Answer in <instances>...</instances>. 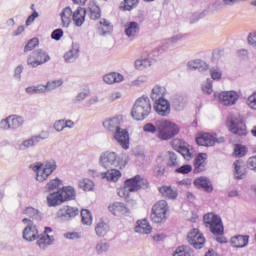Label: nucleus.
Masks as SVG:
<instances>
[{
    "label": "nucleus",
    "instance_id": "1",
    "mask_svg": "<svg viewBox=\"0 0 256 256\" xmlns=\"http://www.w3.org/2000/svg\"><path fill=\"white\" fill-rule=\"evenodd\" d=\"M143 131L144 133H151V135L157 133L158 139L169 141V139H173L175 135L179 134V126L168 120H158L155 125L153 123H146L143 126Z\"/></svg>",
    "mask_w": 256,
    "mask_h": 256
},
{
    "label": "nucleus",
    "instance_id": "2",
    "mask_svg": "<svg viewBox=\"0 0 256 256\" xmlns=\"http://www.w3.org/2000/svg\"><path fill=\"white\" fill-rule=\"evenodd\" d=\"M122 119L119 116L109 118L103 122V127L113 133V138L121 147L129 149V132L121 129Z\"/></svg>",
    "mask_w": 256,
    "mask_h": 256
},
{
    "label": "nucleus",
    "instance_id": "3",
    "mask_svg": "<svg viewBox=\"0 0 256 256\" xmlns=\"http://www.w3.org/2000/svg\"><path fill=\"white\" fill-rule=\"evenodd\" d=\"M151 100L147 96L138 98L132 107V118L135 121H145L151 115Z\"/></svg>",
    "mask_w": 256,
    "mask_h": 256
},
{
    "label": "nucleus",
    "instance_id": "4",
    "mask_svg": "<svg viewBox=\"0 0 256 256\" xmlns=\"http://www.w3.org/2000/svg\"><path fill=\"white\" fill-rule=\"evenodd\" d=\"M147 187H149V182L141 176L136 175L124 182V188H120L118 190V195L119 197L127 199L129 197V193H135V191L147 189Z\"/></svg>",
    "mask_w": 256,
    "mask_h": 256
},
{
    "label": "nucleus",
    "instance_id": "5",
    "mask_svg": "<svg viewBox=\"0 0 256 256\" xmlns=\"http://www.w3.org/2000/svg\"><path fill=\"white\" fill-rule=\"evenodd\" d=\"M100 165L104 169H113V167H119L124 169L127 165V159L119 157L114 151H105L100 155Z\"/></svg>",
    "mask_w": 256,
    "mask_h": 256
},
{
    "label": "nucleus",
    "instance_id": "6",
    "mask_svg": "<svg viewBox=\"0 0 256 256\" xmlns=\"http://www.w3.org/2000/svg\"><path fill=\"white\" fill-rule=\"evenodd\" d=\"M227 125L229 131L234 135H239V137H245V135H247V126H245V122H243V117L239 115H230L227 118Z\"/></svg>",
    "mask_w": 256,
    "mask_h": 256
},
{
    "label": "nucleus",
    "instance_id": "7",
    "mask_svg": "<svg viewBox=\"0 0 256 256\" xmlns=\"http://www.w3.org/2000/svg\"><path fill=\"white\" fill-rule=\"evenodd\" d=\"M204 223L208 229H210L213 235H223L224 228L221 217L215 215L214 213H208L204 215Z\"/></svg>",
    "mask_w": 256,
    "mask_h": 256
},
{
    "label": "nucleus",
    "instance_id": "8",
    "mask_svg": "<svg viewBox=\"0 0 256 256\" xmlns=\"http://www.w3.org/2000/svg\"><path fill=\"white\" fill-rule=\"evenodd\" d=\"M169 206L167 201L160 200L152 207L151 219L154 223H163L167 219Z\"/></svg>",
    "mask_w": 256,
    "mask_h": 256
},
{
    "label": "nucleus",
    "instance_id": "9",
    "mask_svg": "<svg viewBox=\"0 0 256 256\" xmlns=\"http://www.w3.org/2000/svg\"><path fill=\"white\" fill-rule=\"evenodd\" d=\"M48 61H51V56L45 50L38 49L28 56L27 63L30 67H39V65H44Z\"/></svg>",
    "mask_w": 256,
    "mask_h": 256
},
{
    "label": "nucleus",
    "instance_id": "10",
    "mask_svg": "<svg viewBox=\"0 0 256 256\" xmlns=\"http://www.w3.org/2000/svg\"><path fill=\"white\" fill-rule=\"evenodd\" d=\"M22 222L27 224L22 232L23 239L29 243L37 241L39 239V230H37V225L28 218H24Z\"/></svg>",
    "mask_w": 256,
    "mask_h": 256
},
{
    "label": "nucleus",
    "instance_id": "11",
    "mask_svg": "<svg viewBox=\"0 0 256 256\" xmlns=\"http://www.w3.org/2000/svg\"><path fill=\"white\" fill-rule=\"evenodd\" d=\"M188 243L193 245L195 249H203L205 247V237L199 232V229H192L187 236Z\"/></svg>",
    "mask_w": 256,
    "mask_h": 256
},
{
    "label": "nucleus",
    "instance_id": "12",
    "mask_svg": "<svg viewBox=\"0 0 256 256\" xmlns=\"http://www.w3.org/2000/svg\"><path fill=\"white\" fill-rule=\"evenodd\" d=\"M90 177H101V179H106V181H113L114 183L119 181L121 177V172L117 169H111L104 173H99L97 170H89Z\"/></svg>",
    "mask_w": 256,
    "mask_h": 256
},
{
    "label": "nucleus",
    "instance_id": "13",
    "mask_svg": "<svg viewBox=\"0 0 256 256\" xmlns=\"http://www.w3.org/2000/svg\"><path fill=\"white\" fill-rule=\"evenodd\" d=\"M77 215H79V208L71 206H64L56 213V217L61 219V221H71V219H75Z\"/></svg>",
    "mask_w": 256,
    "mask_h": 256
},
{
    "label": "nucleus",
    "instance_id": "14",
    "mask_svg": "<svg viewBox=\"0 0 256 256\" xmlns=\"http://www.w3.org/2000/svg\"><path fill=\"white\" fill-rule=\"evenodd\" d=\"M49 137V131H41L38 135H34L22 142V147L24 149H29V147H35V145H38V143H41V141H45Z\"/></svg>",
    "mask_w": 256,
    "mask_h": 256
},
{
    "label": "nucleus",
    "instance_id": "15",
    "mask_svg": "<svg viewBox=\"0 0 256 256\" xmlns=\"http://www.w3.org/2000/svg\"><path fill=\"white\" fill-rule=\"evenodd\" d=\"M23 125V118L9 116L0 122V129H19Z\"/></svg>",
    "mask_w": 256,
    "mask_h": 256
},
{
    "label": "nucleus",
    "instance_id": "16",
    "mask_svg": "<svg viewBox=\"0 0 256 256\" xmlns=\"http://www.w3.org/2000/svg\"><path fill=\"white\" fill-rule=\"evenodd\" d=\"M219 99L222 105L231 106L237 103L239 100V94L235 91H226L219 95Z\"/></svg>",
    "mask_w": 256,
    "mask_h": 256
},
{
    "label": "nucleus",
    "instance_id": "17",
    "mask_svg": "<svg viewBox=\"0 0 256 256\" xmlns=\"http://www.w3.org/2000/svg\"><path fill=\"white\" fill-rule=\"evenodd\" d=\"M154 110L161 117H167V115L171 113V104L165 99L157 100L154 105Z\"/></svg>",
    "mask_w": 256,
    "mask_h": 256
},
{
    "label": "nucleus",
    "instance_id": "18",
    "mask_svg": "<svg viewBox=\"0 0 256 256\" xmlns=\"http://www.w3.org/2000/svg\"><path fill=\"white\" fill-rule=\"evenodd\" d=\"M195 187L197 189H203L206 193H213V183L209 178L205 176H201L199 178H196L194 181Z\"/></svg>",
    "mask_w": 256,
    "mask_h": 256
},
{
    "label": "nucleus",
    "instance_id": "19",
    "mask_svg": "<svg viewBox=\"0 0 256 256\" xmlns=\"http://www.w3.org/2000/svg\"><path fill=\"white\" fill-rule=\"evenodd\" d=\"M55 169H57V162L55 160L47 161L45 167L42 168V172H40L42 175L38 176L39 181H46L49 178V175H51Z\"/></svg>",
    "mask_w": 256,
    "mask_h": 256
},
{
    "label": "nucleus",
    "instance_id": "20",
    "mask_svg": "<svg viewBox=\"0 0 256 256\" xmlns=\"http://www.w3.org/2000/svg\"><path fill=\"white\" fill-rule=\"evenodd\" d=\"M196 143L201 147H213L217 143V138L212 134L204 133L196 138Z\"/></svg>",
    "mask_w": 256,
    "mask_h": 256
},
{
    "label": "nucleus",
    "instance_id": "21",
    "mask_svg": "<svg viewBox=\"0 0 256 256\" xmlns=\"http://www.w3.org/2000/svg\"><path fill=\"white\" fill-rule=\"evenodd\" d=\"M36 244L40 249H47V247H51L55 243V236L40 234L38 235Z\"/></svg>",
    "mask_w": 256,
    "mask_h": 256
},
{
    "label": "nucleus",
    "instance_id": "22",
    "mask_svg": "<svg viewBox=\"0 0 256 256\" xmlns=\"http://www.w3.org/2000/svg\"><path fill=\"white\" fill-rule=\"evenodd\" d=\"M207 165V154L200 153L194 160V173H203Z\"/></svg>",
    "mask_w": 256,
    "mask_h": 256
},
{
    "label": "nucleus",
    "instance_id": "23",
    "mask_svg": "<svg viewBox=\"0 0 256 256\" xmlns=\"http://www.w3.org/2000/svg\"><path fill=\"white\" fill-rule=\"evenodd\" d=\"M58 191L62 197L63 203H65V201H74L75 197H77V192L72 186H64Z\"/></svg>",
    "mask_w": 256,
    "mask_h": 256
},
{
    "label": "nucleus",
    "instance_id": "24",
    "mask_svg": "<svg viewBox=\"0 0 256 256\" xmlns=\"http://www.w3.org/2000/svg\"><path fill=\"white\" fill-rule=\"evenodd\" d=\"M109 211L112 215H116L117 217H120V215H127V213H129L127 206L121 202H114L110 204Z\"/></svg>",
    "mask_w": 256,
    "mask_h": 256
},
{
    "label": "nucleus",
    "instance_id": "25",
    "mask_svg": "<svg viewBox=\"0 0 256 256\" xmlns=\"http://www.w3.org/2000/svg\"><path fill=\"white\" fill-rule=\"evenodd\" d=\"M188 68L194 71H200V73H205V71H209V64L201 59H196L188 62Z\"/></svg>",
    "mask_w": 256,
    "mask_h": 256
},
{
    "label": "nucleus",
    "instance_id": "26",
    "mask_svg": "<svg viewBox=\"0 0 256 256\" xmlns=\"http://www.w3.org/2000/svg\"><path fill=\"white\" fill-rule=\"evenodd\" d=\"M183 39H185V34H176L171 38L164 40V42L162 43V49L164 51L173 49L174 45L179 43V41H183Z\"/></svg>",
    "mask_w": 256,
    "mask_h": 256
},
{
    "label": "nucleus",
    "instance_id": "27",
    "mask_svg": "<svg viewBox=\"0 0 256 256\" xmlns=\"http://www.w3.org/2000/svg\"><path fill=\"white\" fill-rule=\"evenodd\" d=\"M125 34L130 41H133L139 35V24L137 22H128L125 24Z\"/></svg>",
    "mask_w": 256,
    "mask_h": 256
},
{
    "label": "nucleus",
    "instance_id": "28",
    "mask_svg": "<svg viewBox=\"0 0 256 256\" xmlns=\"http://www.w3.org/2000/svg\"><path fill=\"white\" fill-rule=\"evenodd\" d=\"M232 247L236 249H242L243 247H247L249 245V236L237 235L231 238L230 241Z\"/></svg>",
    "mask_w": 256,
    "mask_h": 256
},
{
    "label": "nucleus",
    "instance_id": "29",
    "mask_svg": "<svg viewBox=\"0 0 256 256\" xmlns=\"http://www.w3.org/2000/svg\"><path fill=\"white\" fill-rule=\"evenodd\" d=\"M63 203V198L59 190L50 192L47 196V205L48 207H57Z\"/></svg>",
    "mask_w": 256,
    "mask_h": 256
},
{
    "label": "nucleus",
    "instance_id": "30",
    "mask_svg": "<svg viewBox=\"0 0 256 256\" xmlns=\"http://www.w3.org/2000/svg\"><path fill=\"white\" fill-rule=\"evenodd\" d=\"M85 15H87V10L85 8L78 7L72 14V19L76 27H81L85 23Z\"/></svg>",
    "mask_w": 256,
    "mask_h": 256
},
{
    "label": "nucleus",
    "instance_id": "31",
    "mask_svg": "<svg viewBox=\"0 0 256 256\" xmlns=\"http://www.w3.org/2000/svg\"><path fill=\"white\" fill-rule=\"evenodd\" d=\"M60 17L62 21L61 23L62 27H66V28L69 27L73 19V10H71V7L64 8L60 13Z\"/></svg>",
    "mask_w": 256,
    "mask_h": 256
},
{
    "label": "nucleus",
    "instance_id": "32",
    "mask_svg": "<svg viewBox=\"0 0 256 256\" xmlns=\"http://www.w3.org/2000/svg\"><path fill=\"white\" fill-rule=\"evenodd\" d=\"M152 230H153V228L151 227V225L149 224L147 219L137 221V226L135 227L136 233H142L144 235H149V233H151Z\"/></svg>",
    "mask_w": 256,
    "mask_h": 256
},
{
    "label": "nucleus",
    "instance_id": "33",
    "mask_svg": "<svg viewBox=\"0 0 256 256\" xmlns=\"http://www.w3.org/2000/svg\"><path fill=\"white\" fill-rule=\"evenodd\" d=\"M79 57V44H72L71 49L64 54L66 63H73Z\"/></svg>",
    "mask_w": 256,
    "mask_h": 256
},
{
    "label": "nucleus",
    "instance_id": "34",
    "mask_svg": "<svg viewBox=\"0 0 256 256\" xmlns=\"http://www.w3.org/2000/svg\"><path fill=\"white\" fill-rule=\"evenodd\" d=\"M159 192L164 199H175L178 195L177 189L172 188L171 186H162L159 188Z\"/></svg>",
    "mask_w": 256,
    "mask_h": 256
},
{
    "label": "nucleus",
    "instance_id": "35",
    "mask_svg": "<svg viewBox=\"0 0 256 256\" xmlns=\"http://www.w3.org/2000/svg\"><path fill=\"white\" fill-rule=\"evenodd\" d=\"M165 87L161 86V85H155L152 89V92H151V99L152 101H161L163 100L164 98V95H165Z\"/></svg>",
    "mask_w": 256,
    "mask_h": 256
},
{
    "label": "nucleus",
    "instance_id": "36",
    "mask_svg": "<svg viewBox=\"0 0 256 256\" xmlns=\"http://www.w3.org/2000/svg\"><path fill=\"white\" fill-rule=\"evenodd\" d=\"M103 81H105L108 85H113V83H121V81H123V76L120 73L111 72L104 75Z\"/></svg>",
    "mask_w": 256,
    "mask_h": 256
},
{
    "label": "nucleus",
    "instance_id": "37",
    "mask_svg": "<svg viewBox=\"0 0 256 256\" xmlns=\"http://www.w3.org/2000/svg\"><path fill=\"white\" fill-rule=\"evenodd\" d=\"M113 31V26L106 19H102L98 24V33L99 35H107Z\"/></svg>",
    "mask_w": 256,
    "mask_h": 256
},
{
    "label": "nucleus",
    "instance_id": "38",
    "mask_svg": "<svg viewBox=\"0 0 256 256\" xmlns=\"http://www.w3.org/2000/svg\"><path fill=\"white\" fill-rule=\"evenodd\" d=\"M88 9L90 13V19L97 21V19L101 18V8H99V6L96 5L95 2H90Z\"/></svg>",
    "mask_w": 256,
    "mask_h": 256
},
{
    "label": "nucleus",
    "instance_id": "39",
    "mask_svg": "<svg viewBox=\"0 0 256 256\" xmlns=\"http://www.w3.org/2000/svg\"><path fill=\"white\" fill-rule=\"evenodd\" d=\"M233 165L235 179H243V177H245V169L243 168V162L241 160H236Z\"/></svg>",
    "mask_w": 256,
    "mask_h": 256
},
{
    "label": "nucleus",
    "instance_id": "40",
    "mask_svg": "<svg viewBox=\"0 0 256 256\" xmlns=\"http://www.w3.org/2000/svg\"><path fill=\"white\" fill-rule=\"evenodd\" d=\"M23 215H27V217H30V219H41L42 217V214H41V211L35 209L34 207H26L24 210H23Z\"/></svg>",
    "mask_w": 256,
    "mask_h": 256
},
{
    "label": "nucleus",
    "instance_id": "41",
    "mask_svg": "<svg viewBox=\"0 0 256 256\" xmlns=\"http://www.w3.org/2000/svg\"><path fill=\"white\" fill-rule=\"evenodd\" d=\"M109 231V225L105 222H99L95 227V233L98 237H105Z\"/></svg>",
    "mask_w": 256,
    "mask_h": 256
},
{
    "label": "nucleus",
    "instance_id": "42",
    "mask_svg": "<svg viewBox=\"0 0 256 256\" xmlns=\"http://www.w3.org/2000/svg\"><path fill=\"white\" fill-rule=\"evenodd\" d=\"M173 256H193V250L189 246H179Z\"/></svg>",
    "mask_w": 256,
    "mask_h": 256
},
{
    "label": "nucleus",
    "instance_id": "43",
    "mask_svg": "<svg viewBox=\"0 0 256 256\" xmlns=\"http://www.w3.org/2000/svg\"><path fill=\"white\" fill-rule=\"evenodd\" d=\"M78 187L83 189V191H93L95 184L90 179L84 178L79 181Z\"/></svg>",
    "mask_w": 256,
    "mask_h": 256
},
{
    "label": "nucleus",
    "instance_id": "44",
    "mask_svg": "<svg viewBox=\"0 0 256 256\" xmlns=\"http://www.w3.org/2000/svg\"><path fill=\"white\" fill-rule=\"evenodd\" d=\"M81 219L83 225H93V216L91 215V211L87 209L81 210Z\"/></svg>",
    "mask_w": 256,
    "mask_h": 256
},
{
    "label": "nucleus",
    "instance_id": "45",
    "mask_svg": "<svg viewBox=\"0 0 256 256\" xmlns=\"http://www.w3.org/2000/svg\"><path fill=\"white\" fill-rule=\"evenodd\" d=\"M109 243L105 240H100L97 244H96V252L98 255H103V253H107V251H109Z\"/></svg>",
    "mask_w": 256,
    "mask_h": 256
},
{
    "label": "nucleus",
    "instance_id": "46",
    "mask_svg": "<svg viewBox=\"0 0 256 256\" xmlns=\"http://www.w3.org/2000/svg\"><path fill=\"white\" fill-rule=\"evenodd\" d=\"M136 69L142 71V69H147V67H151V58H141L135 61Z\"/></svg>",
    "mask_w": 256,
    "mask_h": 256
},
{
    "label": "nucleus",
    "instance_id": "47",
    "mask_svg": "<svg viewBox=\"0 0 256 256\" xmlns=\"http://www.w3.org/2000/svg\"><path fill=\"white\" fill-rule=\"evenodd\" d=\"M60 185H61V180H59V178L53 179V180H51L50 182L47 183L46 190L49 193L59 191V186Z\"/></svg>",
    "mask_w": 256,
    "mask_h": 256
},
{
    "label": "nucleus",
    "instance_id": "48",
    "mask_svg": "<svg viewBox=\"0 0 256 256\" xmlns=\"http://www.w3.org/2000/svg\"><path fill=\"white\" fill-rule=\"evenodd\" d=\"M185 105H187V99L182 96L175 98L173 101V107H175L177 111L183 110L185 108Z\"/></svg>",
    "mask_w": 256,
    "mask_h": 256
},
{
    "label": "nucleus",
    "instance_id": "49",
    "mask_svg": "<svg viewBox=\"0 0 256 256\" xmlns=\"http://www.w3.org/2000/svg\"><path fill=\"white\" fill-rule=\"evenodd\" d=\"M168 165L169 167H178L179 160L177 159V153L175 152H168Z\"/></svg>",
    "mask_w": 256,
    "mask_h": 256
},
{
    "label": "nucleus",
    "instance_id": "50",
    "mask_svg": "<svg viewBox=\"0 0 256 256\" xmlns=\"http://www.w3.org/2000/svg\"><path fill=\"white\" fill-rule=\"evenodd\" d=\"M30 169L36 173V179L39 181V175H43V163L36 162L35 164L30 165Z\"/></svg>",
    "mask_w": 256,
    "mask_h": 256
},
{
    "label": "nucleus",
    "instance_id": "51",
    "mask_svg": "<svg viewBox=\"0 0 256 256\" xmlns=\"http://www.w3.org/2000/svg\"><path fill=\"white\" fill-rule=\"evenodd\" d=\"M39 45V39L38 38H32L28 41L26 46L24 47V52L27 53L28 51H33L35 47Z\"/></svg>",
    "mask_w": 256,
    "mask_h": 256
},
{
    "label": "nucleus",
    "instance_id": "52",
    "mask_svg": "<svg viewBox=\"0 0 256 256\" xmlns=\"http://www.w3.org/2000/svg\"><path fill=\"white\" fill-rule=\"evenodd\" d=\"M63 85V80H54V81H49L46 83V88L48 91H55L57 87H61Z\"/></svg>",
    "mask_w": 256,
    "mask_h": 256
},
{
    "label": "nucleus",
    "instance_id": "53",
    "mask_svg": "<svg viewBox=\"0 0 256 256\" xmlns=\"http://www.w3.org/2000/svg\"><path fill=\"white\" fill-rule=\"evenodd\" d=\"M234 155L236 157H245V155H247V147L237 144L234 149Z\"/></svg>",
    "mask_w": 256,
    "mask_h": 256
},
{
    "label": "nucleus",
    "instance_id": "54",
    "mask_svg": "<svg viewBox=\"0 0 256 256\" xmlns=\"http://www.w3.org/2000/svg\"><path fill=\"white\" fill-rule=\"evenodd\" d=\"M147 81L148 78L146 75L139 76L137 79L131 82V87H141L142 85H145Z\"/></svg>",
    "mask_w": 256,
    "mask_h": 256
},
{
    "label": "nucleus",
    "instance_id": "55",
    "mask_svg": "<svg viewBox=\"0 0 256 256\" xmlns=\"http://www.w3.org/2000/svg\"><path fill=\"white\" fill-rule=\"evenodd\" d=\"M202 91L203 93H206V95H211V93H213V81H211V79H207L202 85Z\"/></svg>",
    "mask_w": 256,
    "mask_h": 256
},
{
    "label": "nucleus",
    "instance_id": "56",
    "mask_svg": "<svg viewBox=\"0 0 256 256\" xmlns=\"http://www.w3.org/2000/svg\"><path fill=\"white\" fill-rule=\"evenodd\" d=\"M210 74H211V78L214 81H219L221 79V76L223 75V72L219 68H211Z\"/></svg>",
    "mask_w": 256,
    "mask_h": 256
},
{
    "label": "nucleus",
    "instance_id": "57",
    "mask_svg": "<svg viewBox=\"0 0 256 256\" xmlns=\"http://www.w3.org/2000/svg\"><path fill=\"white\" fill-rule=\"evenodd\" d=\"M178 153L182 155V157H184V159H186L187 161H190V159L193 157V154H191V150H189V148L187 147H180Z\"/></svg>",
    "mask_w": 256,
    "mask_h": 256
},
{
    "label": "nucleus",
    "instance_id": "58",
    "mask_svg": "<svg viewBox=\"0 0 256 256\" xmlns=\"http://www.w3.org/2000/svg\"><path fill=\"white\" fill-rule=\"evenodd\" d=\"M193 171V167L189 164L183 165L176 169V173H181L182 175H187V173H191Z\"/></svg>",
    "mask_w": 256,
    "mask_h": 256
},
{
    "label": "nucleus",
    "instance_id": "59",
    "mask_svg": "<svg viewBox=\"0 0 256 256\" xmlns=\"http://www.w3.org/2000/svg\"><path fill=\"white\" fill-rule=\"evenodd\" d=\"M137 3H139V0H124V9L131 11L133 7H136Z\"/></svg>",
    "mask_w": 256,
    "mask_h": 256
},
{
    "label": "nucleus",
    "instance_id": "60",
    "mask_svg": "<svg viewBox=\"0 0 256 256\" xmlns=\"http://www.w3.org/2000/svg\"><path fill=\"white\" fill-rule=\"evenodd\" d=\"M87 97H89V93L80 92V93L77 94V96L73 100V103H75V104L81 103V101H85V99H87Z\"/></svg>",
    "mask_w": 256,
    "mask_h": 256
},
{
    "label": "nucleus",
    "instance_id": "61",
    "mask_svg": "<svg viewBox=\"0 0 256 256\" xmlns=\"http://www.w3.org/2000/svg\"><path fill=\"white\" fill-rule=\"evenodd\" d=\"M247 104L250 109L256 110V92L248 97Z\"/></svg>",
    "mask_w": 256,
    "mask_h": 256
},
{
    "label": "nucleus",
    "instance_id": "62",
    "mask_svg": "<svg viewBox=\"0 0 256 256\" xmlns=\"http://www.w3.org/2000/svg\"><path fill=\"white\" fill-rule=\"evenodd\" d=\"M55 131H57V133H61V131H63L65 129V120H58L54 123L53 125Z\"/></svg>",
    "mask_w": 256,
    "mask_h": 256
},
{
    "label": "nucleus",
    "instance_id": "63",
    "mask_svg": "<svg viewBox=\"0 0 256 256\" xmlns=\"http://www.w3.org/2000/svg\"><path fill=\"white\" fill-rule=\"evenodd\" d=\"M61 37H63V29L61 28L54 30L51 34V38L54 39V41H60Z\"/></svg>",
    "mask_w": 256,
    "mask_h": 256
},
{
    "label": "nucleus",
    "instance_id": "64",
    "mask_svg": "<svg viewBox=\"0 0 256 256\" xmlns=\"http://www.w3.org/2000/svg\"><path fill=\"white\" fill-rule=\"evenodd\" d=\"M247 167L256 173V156H252L247 160Z\"/></svg>",
    "mask_w": 256,
    "mask_h": 256
}]
</instances>
